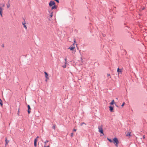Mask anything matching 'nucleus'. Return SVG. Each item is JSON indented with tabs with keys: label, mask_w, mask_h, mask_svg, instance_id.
Masks as SVG:
<instances>
[{
	"label": "nucleus",
	"mask_w": 147,
	"mask_h": 147,
	"mask_svg": "<svg viewBox=\"0 0 147 147\" xmlns=\"http://www.w3.org/2000/svg\"><path fill=\"white\" fill-rule=\"evenodd\" d=\"M113 142L115 144V146L117 147L118 146L119 143V141L117 138H114L113 140Z\"/></svg>",
	"instance_id": "nucleus-1"
},
{
	"label": "nucleus",
	"mask_w": 147,
	"mask_h": 147,
	"mask_svg": "<svg viewBox=\"0 0 147 147\" xmlns=\"http://www.w3.org/2000/svg\"><path fill=\"white\" fill-rule=\"evenodd\" d=\"M98 131L101 133L103 134V131L102 129V125L99 126L98 127Z\"/></svg>",
	"instance_id": "nucleus-2"
},
{
	"label": "nucleus",
	"mask_w": 147,
	"mask_h": 147,
	"mask_svg": "<svg viewBox=\"0 0 147 147\" xmlns=\"http://www.w3.org/2000/svg\"><path fill=\"white\" fill-rule=\"evenodd\" d=\"M55 3L53 1H51L49 3V5L50 7H52L53 5H55Z\"/></svg>",
	"instance_id": "nucleus-3"
},
{
	"label": "nucleus",
	"mask_w": 147,
	"mask_h": 147,
	"mask_svg": "<svg viewBox=\"0 0 147 147\" xmlns=\"http://www.w3.org/2000/svg\"><path fill=\"white\" fill-rule=\"evenodd\" d=\"M39 138L38 136H37L36 138L34 139V146L35 147H36L37 146L36 142L37 141V138Z\"/></svg>",
	"instance_id": "nucleus-4"
},
{
	"label": "nucleus",
	"mask_w": 147,
	"mask_h": 147,
	"mask_svg": "<svg viewBox=\"0 0 147 147\" xmlns=\"http://www.w3.org/2000/svg\"><path fill=\"white\" fill-rule=\"evenodd\" d=\"M75 48L74 47V43L71 46L69 47L68 49H70L71 51H73Z\"/></svg>",
	"instance_id": "nucleus-5"
},
{
	"label": "nucleus",
	"mask_w": 147,
	"mask_h": 147,
	"mask_svg": "<svg viewBox=\"0 0 147 147\" xmlns=\"http://www.w3.org/2000/svg\"><path fill=\"white\" fill-rule=\"evenodd\" d=\"M22 25L24 26V27L25 28V29L26 30L27 29V27L26 25V22L24 21V22H22Z\"/></svg>",
	"instance_id": "nucleus-6"
},
{
	"label": "nucleus",
	"mask_w": 147,
	"mask_h": 147,
	"mask_svg": "<svg viewBox=\"0 0 147 147\" xmlns=\"http://www.w3.org/2000/svg\"><path fill=\"white\" fill-rule=\"evenodd\" d=\"M122 70L120 69L119 68H118L117 69V72L118 73V75H119L120 73L121 74L122 73Z\"/></svg>",
	"instance_id": "nucleus-7"
},
{
	"label": "nucleus",
	"mask_w": 147,
	"mask_h": 147,
	"mask_svg": "<svg viewBox=\"0 0 147 147\" xmlns=\"http://www.w3.org/2000/svg\"><path fill=\"white\" fill-rule=\"evenodd\" d=\"M44 73L45 74V77L46 79H49V78L48 77V76L47 73L46 72H44Z\"/></svg>",
	"instance_id": "nucleus-8"
},
{
	"label": "nucleus",
	"mask_w": 147,
	"mask_h": 147,
	"mask_svg": "<svg viewBox=\"0 0 147 147\" xmlns=\"http://www.w3.org/2000/svg\"><path fill=\"white\" fill-rule=\"evenodd\" d=\"M67 59L66 58H65V65H64L63 66V68H65L66 67V62H67Z\"/></svg>",
	"instance_id": "nucleus-9"
},
{
	"label": "nucleus",
	"mask_w": 147,
	"mask_h": 147,
	"mask_svg": "<svg viewBox=\"0 0 147 147\" xmlns=\"http://www.w3.org/2000/svg\"><path fill=\"white\" fill-rule=\"evenodd\" d=\"M109 110L111 112H112L113 109V107L111 106H110L109 107Z\"/></svg>",
	"instance_id": "nucleus-10"
},
{
	"label": "nucleus",
	"mask_w": 147,
	"mask_h": 147,
	"mask_svg": "<svg viewBox=\"0 0 147 147\" xmlns=\"http://www.w3.org/2000/svg\"><path fill=\"white\" fill-rule=\"evenodd\" d=\"M56 8H57V6L56 5H55L52 6V7H51L52 9H56Z\"/></svg>",
	"instance_id": "nucleus-11"
},
{
	"label": "nucleus",
	"mask_w": 147,
	"mask_h": 147,
	"mask_svg": "<svg viewBox=\"0 0 147 147\" xmlns=\"http://www.w3.org/2000/svg\"><path fill=\"white\" fill-rule=\"evenodd\" d=\"M28 113H30V111L29 110H30V107L29 105H28Z\"/></svg>",
	"instance_id": "nucleus-12"
},
{
	"label": "nucleus",
	"mask_w": 147,
	"mask_h": 147,
	"mask_svg": "<svg viewBox=\"0 0 147 147\" xmlns=\"http://www.w3.org/2000/svg\"><path fill=\"white\" fill-rule=\"evenodd\" d=\"M114 103V100H113L111 102H110V105H113Z\"/></svg>",
	"instance_id": "nucleus-13"
},
{
	"label": "nucleus",
	"mask_w": 147,
	"mask_h": 147,
	"mask_svg": "<svg viewBox=\"0 0 147 147\" xmlns=\"http://www.w3.org/2000/svg\"><path fill=\"white\" fill-rule=\"evenodd\" d=\"M131 132H128L126 134V136H130Z\"/></svg>",
	"instance_id": "nucleus-14"
},
{
	"label": "nucleus",
	"mask_w": 147,
	"mask_h": 147,
	"mask_svg": "<svg viewBox=\"0 0 147 147\" xmlns=\"http://www.w3.org/2000/svg\"><path fill=\"white\" fill-rule=\"evenodd\" d=\"M10 4L9 3V1L7 3V8H9L10 7Z\"/></svg>",
	"instance_id": "nucleus-15"
},
{
	"label": "nucleus",
	"mask_w": 147,
	"mask_h": 147,
	"mask_svg": "<svg viewBox=\"0 0 147 147\" xmlns=\"http://www.w3.org/2000/svg\"><path fill=\"white\" fill-rule=\"evenodd\" d=\"M5 142L6 143V144H8V142H9V140H7V138H5Z\"/></svg>",
	"instance_id": "nucleus-16"
},
{
	"label": "nucleus",
	"mask_w": 147,
	"mask_h": 147,
	"mask_svg": "<svg viewBox=\"0 0 147 147\" xmlns=\"http://www.w3.org/2000/svg\"><path fill=\"white\" fill-rule=\"evenodd\" d=\"M107 140H108L110 142H112V140L111 139L107 138Z\"/></svg>",
	"instance_id": "nucleus-17"
},
{
	"label": "nucleus",
	"mask_w": 147,
	"mask_h": 147,
	"mask_svg": "<svg viewBox=\"0 0 147 147\" xmlns=\"http://www.w3.org/2000/svg\"><path fill=\"white\" fill-rule=\"evenodd\" d=\"M49 141L47 140H46V141H45V145H46V143H48L49 142Z\"/></svg>",
	"instance_id": "nucleus-18"
},
{
	"label": "nucleus",
	"mask_w": 147,
	"mask_h": 147,
	"mask_svg": "<svg viewBox=\"0 0 147 147\" xmlns=\"http://www.w3.org/2000/svg\"><path fill=\"white\" fill-rule=\"evenodd\" d=\"M53 15V12H52L50 15V17H52Z\"/></svg>",
	"instance_id": "nucleus-19"
},
{
	"label": "nucleus",
	"mask_w": 147,
	"mask_h": 147,
	"mask_svg": "<svg viewBox=\"0 0 147 147\" xmlns=\"http://www.w3.org/2000/svg\"><path fill=\"white\" fill-rule=\"evenodd\" d=\"M73 135H74V134L73 133H71V135H70V136L71 137H73Z\"/></svg>",
	"instance_id": "nucleus-20"
},
{
	"label": "nucleus",
	"mask_w": 147,
	"mask_h": 147,
	"mask_svg": "<svg viewBox=\"0 0 147 147\" xmlns=\"http://www.w3.org/2000/svg\"><path fill=\"white\" fill-rule=\"evenodd\" d=\"M53 128L54 129H55V125H54L53 127Z\"/></svg>",
	"instance_id": "nucleus-21"
},
{
	"label": "nucleus",
	"mask_w": 147,
	"mask_h": 147,
	"mask_svg": "<svg viewBox=\"0 0 147 147\" xmlns=\"http://www.w3.org/2000/svg\"><path fill=\"white\" fill-rule=\"evenodd\" d=\"M83 124H85V125H86V123H84V122H83V123H81V126H82V125H83Z\"/></svg>",
	"instance_id": "nucleus-22"
},
{
	"label": "nucleus",
	"mask_w": 147,
	"mask_h": 147,
	"mask_svg": "<svg viewBox=\"0 0 147 147\" xmlns=\"http://www.w3.org/2000/svg\"><path fill=\"white\" fill-rule=\"evenodd\" d=\"M1 4L3 7H4L5 6V4L4 3H2Z\"/></svg>",
	"instance_id": "nucleus-23"
},
{
	"label": "nucleus",
	"mask_w": 147,
	"mask_h": 147,
	"mask_svg": "<svg viewBox=\"0 0 147 147\" xmlns=\"http://www.w3.org/2000/svg\"><path fill=\"white\" fill-rule=\"evenodd\" d=\"M0 100H1V102H0V105H1V106L2 105V103L1 102V99H0Z\"/></svg>",
	"instance_id": "nucleus-24"
},
{
	"label": "nucleus",
	"mask_w": 147,
	"mask_h": 147,
	"mask_svg": "<svg viewBox=\"0 0 147 147\" xmlns=\"http://www.w3.org/2000/svg\"><path fill=\"white\" fill-rule=\"evenodd\" d=\"M125 104V103L124 102H123V104H122V105H121V107H123L124 106Z\"/></svg>",
	"instance_id": "nucleus-25"
},
{
	"label": "nucleus",
	"mask_w": 147,
	"mask_h": 147,
	"mask_svg": "<svg viewBox=\"0 0 147 147\" xmlns=\"http://www.w3.org/2000/svg\"><path fill=\"white\" fill-rule=\"evenodd\" d=\"M2 12H1V13H0V15L1 16V17H2Z\"/></svg>",
	"instance_id": "nucleus-26"
},
{
	"label": "nucleus",
	"mask_w": 147,
	"mask_h": 147,
	"mask_svg": "<svg viewBox=\"0 0 147 147\" xmlns=\"http://www.w3.org/2000/svg\"><path fill=\"white\" fill-rule=\"evenodd\" d=\"M76 131V129H74L73 130V131Z\"/></svg>",
	"instance_id": "nucleus-27"
},
{
	"label": "nucleus",
	"mask_w": 147,
	"mask_h": 147,
	"mask_svg": "<svg viewBox=\"0 0 147 147\" xmlns=\"http://www.w3.org/2000/svg\"><path fill=\"white\" fill-rule=\"evenodd\" d=\"M44 147H49V145L47 146H46V145H45Z\"/></svg>",
	"instance_id": "nucleus-28"
},
{
	"label": "nucleus",
	"mask_w": 147,
	"mask_h": 147,
	"mask_svg": "<svg viewBox=\"0 0 147 147\" xmlns=\"http://www.w3.org/2000/svg\"><path fill=\"white\" fill-rule=\"evenodd\" d=\"M74 43L75 44V43L76 42V40L75 39H74Z\"/></svg>",
	"instance_id": "nucleus-29"
},
{
	"label": "nucleus",
	"mask_w": 147,
	"mask_h": 147,
	"mask_svg": "<svg viewBox=\"0 0 147 147\" xmlns=\"http://www.w3.org/2000/svg\"><path fill=\"white\" fill-rule=\"evenodd\" d=\"M107 75L108 76H110V75L109 74H107Z\"/></svg>",
	"instance_id": "nucleus-30"
},
{
	"label": "nucleus",
	"mask_w": 147,
	"mask_h": 147,
	"mask_svg": "<svg viewBox=\"0 0 147 147\" xmlns=\"http://www.w3.org/2000/svg\"><path fill=\"white\" fill-rule=\"evenodd\" d=\"M143 138L144 139L145 138V136L144 135L143 136Z\"/></svg>",
	"instance_id": "nucleus-31"
},
{
	"label": "nucleus",
	"mask_w": 147,
	"mask_h": 147,
	"mask_svg": "<svg viewBox=\"0 0 147 147\" xmlns=\"http://www.w3.org/2000/svg\"><path fill=\"white\" fill-rule=\"evenodd\" d=\"M2 47H4V46L3 44V45H2Z\"/></svg>",
	"instance_id": "nucleus-32"
},
{
	"label": "nucleus",
	"mask_w": 147,
	"mask_h": 147,
	"mask_svg": "<svg viewBox=\"0 0 147 147\" xmlns=\"http://www.w3.org/2000/svg\"><path fill=\"white\" fill-rule=\"evenodd\" d=\"M7 144H6V143L5 142V146H6Z\"/></svg>",
	"instance_id": "nucleus-33"
},
{
	"label": "nucleus",
	"mask_w": 147,
	"mask_h": 147,
	"mask_svg": "<svg viewBox=\"0 0 147 147\" xmlns=\"http://www.w3.org/2000/svg\"><path fill=\"white\" fill-rule=\"evenodd\" d=\"M47 80H48V79H46V80H45V81L47 82Z\"/></svg>",
	"instance_id": "nucleus-34"
}]
</instances>
